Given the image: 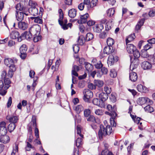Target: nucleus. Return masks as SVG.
<instances>
[{
	"label": "nucleus",
	"mask_w": 155,
	"mask_h": 155,
	"mask_svg": "<svg viewBox=\"0 0 155 155\" xmlns=\"http://www.w3.org/2000/svg\"><path fill=\"white\" fill-rule=\"evenodd\" d=\"M27 4V2L26 0H22L16 6V8L17 10L22 11V12L17 11L16 15V18L18 21L23 20L25 16L28 15L27 13L28 8L25 7L26 4Z\"/></svg>",
	"instance_id": "obj_1"
},
{
	"label": "nucleus",
	"mask_w": 155,
	"mask_h": 155,
	"mask_svg": "<svg viewBox=\"0 0 155 155\" xmlns=\"http://www.w3.org/2000/svg\"><path fill=\"white\" fill-rule=\"evenodd\" d=\"M132 53L133 54L134 58H130L131 62L130 69L132 71L137 67L139 63L138 58L140 56V54L139 51L137 49Z\"/></svg>",
	"instance_id": "obj_2"
},
{
	"label": "nucleus",
	"mask_w": 155,
	"mask_h": 155,
	"mask_svg": "<svg viewBox=\"0 0 155 155\" xmlns=\"http://www.w3.org/2000/svg\"><path fill=\"white\" fill-rule=\"evenodd\" d=\"M105 125V127L103 125H101L100 126V129L98 132L100 139L102 138L103 136H105L107 135L110 134L112 132V129L110 125Z\"/></svg>",
	"instance_id": "obj_3"
},
{
	"label": "nucleus",
	"mask_w": 155,
	"mask_h": 155,
	"mask_svg": "<svg viewBox=\"0 0 155 155\" xmlns=\"http://www.w3.org/2000/svg\"><path fill=\"white\" fill-rule=\"evenodd\" d=\"M41 30L40 26L38 25L32 26L29 29V32L33 36L39 35Z\"/></svg>",
	"instance_id": "obj_4"
},
{
	"label": "nucleus",
	"mask_w": 155,
	"mask_h": 155,
	"mask_svg": "<svg viewBox=\"0 0 155 155\" xmlns=\"http://www.w3.org/2000/svg\"><path fill=\"white\" fill-rule=\"evenodd\" d=\"M9 36L12 39H18V42H21L22 40L21 35L20 36V34L17 30H13L11 31L10 33Z\"/></svg>",
	"instance_id": "obj_5"
},
{
	"label": "nucleus",
	"mask_w": 155,
	"mask_h": 155,
	"mask_svg": "<svg viewBox=\"0 0 155 155\" xmlns=\"http://www.w3.org/2000/svg\"><path fill=\"white\" fill-rule=\"evenodd\" d=\"M137 102L140 105H143L146 103H149L150 104L153 103L152 101L147 97H139L137 99Z\"/></svg>",
	"instance_id": "obj_6"
},
{
	"label": "nucleus",
	"mask_w": 155,
	"mask_h": 155,
	"mask_svg": "<svg viewBox=\"0 0 155 155\" xmlns=\"http://www.w3.org/2000/svg\"><path fill=\"white\" fill-rule=\"evenodd\" d=\"M84 99L86 102H88L89 99L92 97L93 96V92L88 89H86L84 91Z\"/></svg>",
	"instance_id": "obj_7"
},
{
	"label": "nucleus",
	"mask_w": 155,
	"mask_h": 155,
	"mask_svg": "<svg viewBox=\"0 0 155 155\" xmlns=\"http://www.w3.org/2000/svg\"><path fill=\"white\" fill-rule=\"evenodd\" d=\"M6 123L4 121L2 122L0 124V135H5L7 132V129L6 127Z\"/></svg>",
	"instance_id": "obj_8"
},
{
	"label": "nucleus",
	"mask_w": 155,
	"mask_h": 155,
	"mask_svg": "<svg viewBox=\"0 0 155 155\" xmlns=\"http://www.w3.org/2000/svg\"><path fill=\"white\" fill-rule=\"evenodd\" d=\"M6 118L10 122L14 124L16 123L18 120V117L14 115L7 116Z\"/></svg>",
	"instance_id": "obj_9"
},
{
	"label": "nucleus",
	"mask_w": 155,
	"mask_h": 155,
	"mask_svg": "<svg viewBox=\"0 0 155 155\" xmlns=\"http://www.w3.org/2000/svg\"><path fill=\"white\" fill-rule=\"evenodd\" d=\"M17 60L15 59L13 60L10 58H5L4 59L5 64L7 66H9L17 62Z\"/></svg>",
	"instance_id": "obj_10"
},
{
	"label": "nucleus",
	"mask_w": 155,
	"mask_h": 155,
	"mask_svg": "<svg viewBox=\"0 0 155 155\" xmlns=\"http://www.w3.org/2000/svg\"><path fill=\"white\" fill-rule=\"evenodd\" d=\"M31 123L33 124V126L35 127V136L37 138H38L39 137V130L38 128L36 127V119L35 117L34 118L33 117H32V121H31Z\"/></svg>",
	"instance_id": "obj_11"
},
{
	"label": "nucleus",
	"mask_w": 155,
	"mask_h": 155,
	"mask_svg": "<svg viewBox=\"0 0 155 155\" xmlns=\"http://www.w3.org/2000/svg\"><path fill=\"white\" fill-rule=\"evenodd\" d=\"M6 90L3 81L0 80V94L2 95H5L7 92Z\"/></svg>",
	"instance_id": "obj_12"
},
{
	"label": "nucleus",
	"mask_w": 155,
	"mask_h": 155,
	"mask_svg": "<svg viewBox=\"0 0 155 155\" xmlns=\"http://www.w3.org/2000/svg\"><path fill=\"white\" fill-rule=\"evenodd\" d=\"M89 17L88 13H86L84 15H81L80 19L78 20V22L79 24L85 23L87 21V19Z\"/></svg>",
	"instance_id": "obj_13"
},
{
	"label": "nucleus",
	"mask_w": 155,
	"mask_h": 155,
	"mask_svg": "<svg viewBox=\"0 0 155 155\" xmlns=\"http://www.w3.org/2000/svg\"><path fill=\"white\" fill-rule=\"evenodd\" d=\"M92 103L94 104L101 107H104V102L101 101L100 99L94 98L93 100Z\"/></svg>",
	"instance_id": "obj_14"
},
{
	"label": "nucleus",
	"mask_w": 155,
	"mask_h": 155,
	"mask_svg": "<svg viewBox=\"0 0 155 155\" xmlns=\"http://www.w3.org/2000/svg\"><path fill=\"white\" fill-rule=\"evenodd\" d=\"M126 45L127 51L129 53L132 54L137 49L136 47L132 44L127 43Z\"/></svg>",
	"instance_id": "obj_15"
},
{
	"label": "nucleus",
	"mask_w": 155,
	"mask_h": 155,
	"mask_svg": "<svg viewBox=\"0 0 155 155\" xmlns=\"http://www.w3.org/2000/svg\"><path fill=\"white\" fill-rule=\"evenodd\" d=\"M18 26L20 29L25 30L27 29L28 27V24L25 22L19 21L18 23Z\"/></svg>",
	"instance_id": "obj_16"
},
{
	"label": "nucleus",
	"mask_w": 155,
	"mask_h": 155,
	"mask_svg": "<svg viewBox=\"0 0 155 155\" xmlns=\"http://www.w3.org/2000/svg\"><path fill=\"white\" fill-rule=\"evenodd\" d=\"M93 64L95 66L96 68L99 69L101 68L103 66V64L101 61H97L96 59H93L92 61Z\"/></svg>",
	"instance_id": "obj_17"
},
{
	"label": "nucleus",
	"mask_w": 155,
	"mask_h": 155,
	"mask_svg": "<svg viewBox=\"0 0 155 155\" xmlns=\"http://www.w3.org/2000/svg\"><path fill=\"white\" fill-rule=\"evenodd\" d=\"M118 60V58L116 56L114 57L112 55H110L107 60L108 63L110 65H111L114 63L115 61H117Z\"/></svg>",
	"instance_id": "obj_18"
},
{
	"label": "nucleus",
	"mask_w": 155,
	"mask_h": 155,
	"mask_svg": "<svg viewBox=\"0 0 155 155\" xmlns=\"http://www.w3.org/2000/svg\"><path fill=\"white\" fill-rule=\"evenodd\" d=\"M33 35L31 34L29 32L25 31L21 35V38L22 39L25 38L26 39L29 40Z\"/></svg>",
	"instance_id": "obj_19"
},
{
	"label": "nucleus",
	"mask_w": 155,
	"mask_h": 155,
	"mask_svg": "<svg viewBox=\"0 0 155 155\" xmlns=\"http://www.w3.org/2000/svg\"><path fill=\"white\" fill-rule=\"evenodd\" d=\"M38 7H35L34 8H28V12L30 13L31 15L34 16H35L38 14Z\"/></svg>",
	"instance_id": "obj_20"
},
{
	"label": "nucleus",
	"mask_w": 155,
	"mask_h": 155,
	"mask_svg": "<svg viewBox=\"0 0 155 155\" xmlns=\"http://www.w3.org/2000/svg\"><path fill=\"white\" fill-rule=\"evenodd\" d=\"M113 48L112 46H106L104 49L103 52L104 54H110L113 52Z\"/></svg>",
	"instance_id": "obj_21"
},
{
	"label": "nucleus",
	"mask_w": 155,
	"mask_h": 155,
	"mask_svg": "<svg viewBox=\"0 0 155 155\" xmlns=\"http://www.w3.org/2000/svg\"><path fill=\"white\" fill-rule=\"evenodd\" d=\"M98 96L101 101L104 102L107 99L108 95L104 92H101L99 94Z\"/></svg>",
	"instance_id": "obj_22"
},
{
	"label": "nucleus",
	"mask_w": 155,
	"mask_h": 155,
	"mask_svg": "<svg viewBox=\"0 0 155 155\" xmlns=\"http://www.w3.org/2000/svg\"><path fill=\"white\" fill-rule=\"evenodd\" d=\"M137 88L139 91L141 92L146 93L148 91V89L141 84L138 85L137 86Z\"/></svg>",
	"instance_id": "obj_23"
},
{
	"label": "nucleus",
	"mask_w": 155,
	"mask_h": 155,
	"mask_svg": "<svg viewBox=\"0 0 155 155\" xmlns=\"http://www.w3.org/2000/svg\"><path fill=\"white\" fill-rule=\"evenodd\" d=\"M141 67L144 70L148 69L151 68V65L149 62L144 61L141 64Z\"/></svg>",
	"instance_id": "obj_24"
},
{
	"label": "nucleus",
	"mask_w": 155,
	"mask_h": 155,
	"mask_svg": "<svg viewBox=\"0 0 155 155\" xmlns=\"http://www.w3.org/2000/svg\"><path fill=\"white\" fill-rule=\"evenodd\" d=\"M1 142L4 143H8L10 140L9 137L6 135H1Z\"/></svg>",
	"instance_id": "obj_25"
},
{
	"label": "nucleus",
	"mask_w": 155,
	"mask_h": 155,
	"mask_svg": "<svg viewBox=\"0 0 155 155\" xmlns=\"http://www.w3.org/2000/svg\"><path fill=\"white\" fill-rule=\"evenodd\" d=\"M116 108L115 106H114L113 107V111H110V112H106L105 113L109 115L111 117L113 118H115L116 117L117 114L116 112Z\"/></svg>",
	"instance_id": "obj_26"
},
{
	"label": "nucleus",
	"mask_w": 155,
	"mask_h": 155,
	"mask_svg": "<svg viewBox=\"0 0 155 155\" xmlns=\"http://www.w3.org/2000/svg\"><path fill=\"white\" fill-rule=\"evenodd\" d=\"M129 78L131 81H135L137 79V73L133 72L130 73Z\"/></svg>",
	"instance_id": "obj_27"
},
{
	"label": "nucleus",
	"mask_w": 155,
	"mask_h": 155,
	"mask_svg": "<svg viewBox=\"0 0 155 155\" xmlns=\"http://www.w3.org/2000/svg\"><path fill=\"white\" fill-rule=\"evenodd\" d=\"M68 14L70 18H74L77 14L76 10L74 9H71L69 11Z\"/></svg>",
	"instance_id": "obj_28"
},
{
	"label": "nucleus",
	"mask_w": 155,
	"mask_h": 155,
	"mask_svg": "<svg viewBox=\"0 0 155 155\" xmlns=\"http://www.w3.org/2000/svg\"><path fill=\"white\" fill-rule=\"evenodd\" d=\"M85 68L86 70L88 72H91L93 70V67L91 64L88 62L85 63Z\"/></svg>",
	"instance_id": "obj_29"
},
{
	"label": "nucleus",
	"mask_w": 155,
	"mask_h": 155,
	"mask_svg": "<svg viewBox=\"0 0 155 155\" xmlns=\"http://www.w3.org/2000/svg\"><path fill=\"white\" fill-rule=\"evenodd\" d=\"M86 40L85 38L83 36L81 35L78 38V43L79 45H82L84 44Z\"/></svg>",
	"instance_id": "obj_30"
},
{
	"label": "nucleus",
	"mask_w": 155,
	"mask_h": 155,
	"mask_svg": "<svg viewBox=\"0 0 155 155\" xmlns=\"http://www.w3.org/2000/svg\"><path fill=\"white\" fill-rule=\"evenodd\" d=\"M141 57L144 58H147L150 61V58L149 57L150 55L148 54L147 51L143 50L141 51Z\"/></svg>",
	"instance_id": "obj_31"
},
{
	"label": "nucleus",
	"mask_w": 155,
	"mask_h": 155,
	"mask_svg": "<svg viewBox=\"0 0 155 155\" xmlns=\"http://www.w3.org/2000/svg\"><path fill=\"white\" fill-rule=\"evenodd\" d=\"M94 83L96 86H97L99 87H102L104 84V83L103 81L99 80H94Z\"/></svg>",
	"instance_id": "obj_32"
},
{
	"label": "nucleus",
	"mask_w": 155,
	"mask_h": 155,
	"mask_svg": "<svg viewBox=\"0 0 155 155\" xmlns=\"http://www.w3.org/2000/svg\"><path fill=\"white\" fill-rule=\"evenodd\" d=\"M103 26L101 24L96 25L94 28V30L97 32H100L103 29Z\"/></svg>",
	"instance_id": "obj_33"
},
{
	"label": "nucleus",
	"mask_w": 155,
	"mask_h": 155,
	"mask_svg": "<svg viewBox=\"0 0 155 155\" xmlns=\"http://www.w3.org/2000/svg\"><path fill=\"white\" fill-rule=\"evenodd\" d=\"M30 18L32 20H33L34 22L35 23L40 24H42V20L39 17H32Z\"/></svg>",
	"instance_id": "obj_34"
},
{
	"label": "nucleus",
	"mask_w": 155,
	"mask_h": 155,
	"mask_svg": "<svg viewBox=\"0 0 155 155\" xmlns=\"http://www.w3.org/2000/svg\"><path fill=\"white\" fill-rule=\"evenodd\" d=\"M4 83L5 87L7 90L10 87V84L11 83L10 79L8 78H6L4 80Z\"/></svg>",
	"instance_id": "obj_35"
},
{
	"label": "nucleus",
	"mask_w": 155,
	"mask_h": 155,
	"mask_svg": "<svg viewBox=\"0 0 155 155\" xmlns=\"http://www.w3.org/2000/svg\"><path fill=\"white\" fill-rule=\"evenodd\" d=\"M135 38V35L134 33L129 35L128 38L126 39V43H128L130 41H133Z\"/></svg>",
	"instance_id": "obj_36"
},
{
	"label": "nucleus",
	"mask_w": 155,
	"mask_h": 155,
	"mask_svg": "<svg viewBox=\"0 0 155 155\" xmlns=\"http://www.w3.org/2000/svg\"><path fill=\"white\" fill-rule=\"evenodd\" d=\"M107 46H112L114 43V40L111 38H109L107 39Z\"/></svg>",
	"instance_id": "obj_37"
},
{
	"label": "nucleus",
	"mask_w": 155,
	"mask_h": 155,
	"mask_svg": "<svg viewBox=\"0 0 155 155\" xmlns=\"http://www.w3.org/2000/svg\"><path fill=\"white\" fill-rule=\"evenodd\" d=\"M29 6L30 7L29 8H34L35 7H38L37 4L34 1L30 0L28 3Z\"/></svg>",
	"instance_id": "obj_38"
},
{
	"label": "nucleus",
	"mask_w": 155,
	"mask_h": 155,
	"mask_svg": "<svg viewBox=\"0 0 155 155\" xmlns=\"http://www.w3.org/2000/svg\"><path fill=\"white\" fill-rule=\"evenodd\" d=\"M16 127L15 124L10 123L8 126V130L10 132L12 131L15 129Z\"/></svg>",
	"instance_id": "obj_39"
},
{
	"label": "nucleus",
	"mask_w": 155,
	"mask_h": 155,
	"mask_svg": "<svg viewBox=\"0 0 155 155\" xmlns=\"http://www.w3.org/2000/svg\"><path fill=\"white\" fill-rule=\"evenodd\" d=\"M58 13L59 14V18L58 19V22L59 24H61V21L62 20L64 17L62 10L61 9H60L58 10Z\"/></svg>",
	"instance_id": "obj_40"
},
{
	"label": "nucleus",
	"mask_w": 155,
	"mask_h": 155,
	"mask_svg": "<svg viewBox=\"0 0 155 155\" xmlns=\"http://www.w3.org/2000/svg\"><path fill=\"white\" fill-rule=\"evenodd\" d=\"M110 77L112 78H114L116 77L117 73L114 69H112L110 70Z\"/></svg>",
	"instance_id": "obj_41"
},
{
	"label": "nucleus",
	"mask_w": 155,
	"mask_h": 155,
	"mask_svg": "<svg viewBox=\"0 0 155 155\" xmlns=\"http://www.w3.org/2000/svg\"><path fill=\"white\" fill-rule=\"evenodd\" d=\"M92 107H90V109H85L84 111V115L85 117H88L91 114V109Z\"/></svg>",
	"instance_id": "obj_42"
},
{
	"label": "nucleus",
	"mask_w": 155,
	"mask_h": 155,
	"mask_svg": "<svg viewBox=\"0 0 155 155\" xmlns=\"http://www.w3.org/2000/svg\"><path fill=\"white\" fill-rule=\"evenodd\" d=\"M27 49V48L26 45H23L21 46L20 48V53H26V51Z\"/></svg>",
	"instance_id": "obj_43"
},
{
	"label": "nucleus",
	"mask_w": 155,
	"mask_h": 155,
	"mask_svg": "<svg viewBox=\"0 0 155 155\" xmlns=\"http://www.w3.org/2000/svg\"><path fill=\"white\" fill-rule=\"evenodd\" d=\"M83 108L81 105H79L76 106L75 110L77 113H79L82 111Z\"/></svg>",
	"instance_id": "obj_44"
},
{
	"label": "nucleus",
	"mask_w": 155,
	"mask_h": 155,
	"mask_svg": "<svg viewBox=\"0 0 155 155\" xmlns=\"http://www.w3.org/2000/svg\"><path fill=\"white\" fill-rule=\"evenodd\" d=\"M114 12L115 10L114 8H110L107 12V15L109 17L112 16L114 15Z\"/></svg>",
	"instance_id": "obj_45"
},
{
	"label": "nucleus",
	"mask_w": 155,
	"mask_h": 155,
	"mask_svg": "<svg viewBox=\"0 0 155 155\" xmlns=\"http://www.w3.org/2000/svg\"><path fill=\"white\" fill-rule=\"evenodd\" d=\"M144 109L145 111L151 113L154 110L153 108L151 107L149 105L147 106L144 107Z\"/></svg>",
	"instance_id": "obj_46"
},
{
	"label": "nucleus",
	"mask_w": 155,
	"mask_h": 155,
	"mask_svg": "<svg viewBox=\"0 0 155 155\" xmlns=\"http://www.w3.org/2000/svg\"><path fill=\"white\" fill-rule=\"evenodd\" d=\"M113 22L112 20L109 21L106 23L105 26V29L106 31H108L111 28L112 25L111 23Z\"/></svg>",
	"instance_id": "obj_47"
},
{
	"label": "nucleus",
	"mask_w": 155,
	"mask_h": 155,
	"mask_svg": "<svg viewBox=\"0 0 155 155\" xmlns=\"http://www.w3.org/2000/svg\"><path fill=\"white\" fill-rule=\"evenodd\" d=\"M59 77L57 76V78L56 81L55 87L57 90H60L61 89V86L59 82Z\"/></svg>",
	"instance_id": "obj_48"
},
{
	"label": "nucleus",
	"mask_w": 155,
	"mask_h": 155,
	"mask_svg": "<svg viewBox=\"0 0 155 155\" xmlns=\"http://www.w3.org/2000/svg\"><path fill=\"white\" fill-rule=\"evenodd\" d=\"M94 38L93 34L91 33H89L87 34L86 40L89 41L92 40Z\"/></svg>",
	"instance_id": "obj_49"
},
{
	"label": "nucleus",
	"mask_w": 155,
	"mask_h": 155,
	"mask_svg": "<svg viewBox=\"0 0 155 155\" xmlns=\"http://www.w3.org/2000/svg\"><path fill=\"white\" fill-rule=\"evenodd\" d=\"M102 155H113V153L108 150H104L101 152Z\"/></svg>",
	"instance_id": "obj_50"
},
{
	"label": "nucleus",
	"mask_w": 155,
	"mask_h": 155,
	"mask_svg": "<svg viewBox=\"0 0 155 155\" xmlns=\"http://www.w3.org/2000/svg\"><path fill=\"white\" fill-rule=\"evenodd\" d=\"M82 141L81 138H78L76 141V145L78 147H79L80 145L82 144Z\"/></svg>",
	"instance_id": "obj_51"
},
{
	"label": "nucleus",
	"mask_w": 155,
	"mask_h": 155,
	"mask_svg": "<svg viewBox=\"0 0 155 155\" xmlns=\"http://www.w3.org/2000/svg\"><path fill=\"white\" fill-rule=\"evenodd\" d=\"M34 38H33V41L35 42H37L41 39V36L39 35L34 36Z\"/></svg>",
	"instance_id": "obj_52"
},
{
	"label": "nucleus",
	"mask_w": 155,
	"mask_h": 155,
	"mask_svg": "<svg viewBox=\"0 0 155 155\" xmlns=\"http://www.w3.org/2000/svg\"><path fill=\"white\" fill-rule=\"evenodd\" d=\"M104 91L106 92V93L107 95L110 94L111 92V89L108 86H106L104 87Z\"/></svg>",
	"instance_id": "obj_53"
},
{
	"label": "nucleus",
	"mask_w": 155,
	"mask_h": 155,
	"mask_svg": "<svg viewBox=\"0 0 155 155\" xmlns=\"http://www.w3.org/2000/svg\"><path fill=\"white\" fill-rule=\"evenodd\" d=\"M18 145L15 144V148L13 149L11 155H15V153L18 151Z\"/></svg>",
	"instance_id": "obj_54"
},
{
	"label": "nucleus",
	"mask_w": 155,
	"mask_h": 155,
	"mask_svg": "<svg viewBox=\"0 0 155 155\" xmlns=\"http://www.w3.org/2000/svg\"><path fill=\"white\" fill-rule=\"evenodd\" d=\"M152 45L151 44L148 43L147 44L144 46L143 50L147 51L148 49L151 48L152 47Z\"/></svg>",
	"instance_id": "obj_55"
},
{
	"label": "nucleus",
	"mask_w": 155,
	"mask_h": 155,
	"mask_svg": "<svg viewBox=\"0 0 155 155\" xmlns=\"http://www.w3.org/2000/svg\"><path fill=\"white\" fill-rule=\"evenodd\" d=\"M73 51L75 53H77L79 50V47L77 45H73Z\"/></svg>",
	"instance_id": "obj_56"
},
{
	"label": "nucleus",
	"mask_w": 155,
	"mask_h": 155,
	"mask_svg": "<svg viewBox=\"0 0 155 155\" xmlns=\"http://www.w3.org/2000/svg\"><path fill=\"white\" fill-rule=\"evenodd\" d=\"M27 146L25 147V150H26L29 151L31 149H32L33 148V147L32 146L31 144H30L28 142H27Z\"/></svg>",
	"instance_id": "obj_57"
},
{
	"label": "nucleus",
	"mask_w": 155,
	"mask_h": 155,
	"mask_svg": "<svg viewBox=\"0 0 155 155\" xmlns=\"http://www.w3.org/2000/svg\"><path fill=\"white\" fill-rule=\"evenodd\" d=\"M88 87L89 88L92 90H95L96 88V86L95 84L91 83H89L88 84Z\"/></svg>",
	"instance_id": "obj_58"
},
{
	"label": "nucleus",
	"mask_w": 155,
	"mask_h": 155,
	"mask_svg": "<svg viewBox=\"0 0 155 155\" xmlns=\"http://www.w3.org/2000/svg\"><path fill=\"white\" fill-rule=\"evenodd\" d=\"M95 113L97 115H102L103 114V112L102 110L97 109L95 111Z\"/></svg>",
	"instance_id": "obj_59"
},
{
	"label": "nucleus",
	"mask_w": 155,
	"mask_h": 155,
	"mask_svg": "<svg viewBox=\"0 0 155 155\" xmlns=\"http://www.w3.org/2000/svg\"><path fill=\"white\" fill-rule=\"evenodd\" d=\"M87 120V121H91L93 122H95V118L93 115H90Z\"/></svg>",
	"instance_id": "obj_60"
},
{
	"label": "nucleus",
	"mask_w": 155,
	"mask_h": 155,
	"mask_svg": "<svg viewBox=\"0 0 155 155\" xmlns=\"http://www.w3.org/2000/svg\"><path fill=\"white\" fill-rule=\"evenodd\" d=\"M115 118H113V117H111L110 119V122L111 125L112 126L115 127L116 124L115 123L114 119Z\"/></svg>",
	"instance_id": "obj_61"
},
{
	"label": "nucleus",
	"mask_w": 155,
	"mask_h": 155,
	"mask_svg": "<svg viewBox=\"0 0 155 155\" xmlns=\"http://www.w3.org/2000/svg\"><path fill=\"white\" fill-rule=\"evenodd\" d=\"M77 134L79 135L81 138H83V135L81 134V129L80 127L78 126L77 127Z\"/></svg>",
	"instance_id": "obj_62"
},
{
	"label": "nucleus",
	"mask_w": 155,
	"mask_h": 155,
	"mask_svg": "<svg viewBox=\"0 0 155 155\" xmlns=\"http://www.w3.org/2000/svg\"><path fill=\"white\" fill-rule=\"evenodd\" d=\"M8 67L9 68V70L11 71L15 72L16 70V68L14 64H13Z\"/></svg>",
	"instance_id": "obj_63"
},
{
	"label": "nucleus",
	"mask_w": 155,
	"mask_h": 155,
	"mask_svg": "<svg viewBox=\"0 0 155 155\" xmlns=\"http://www.w3.org/2000/svg\"><path fill=\"white\" fill-rule=\"evenodd\" d=\"M148 15L150 17H153L155 15V10H150L149 12Z\"/></svg>",
	"instance_id": "obj_64"
}]
</instances>
